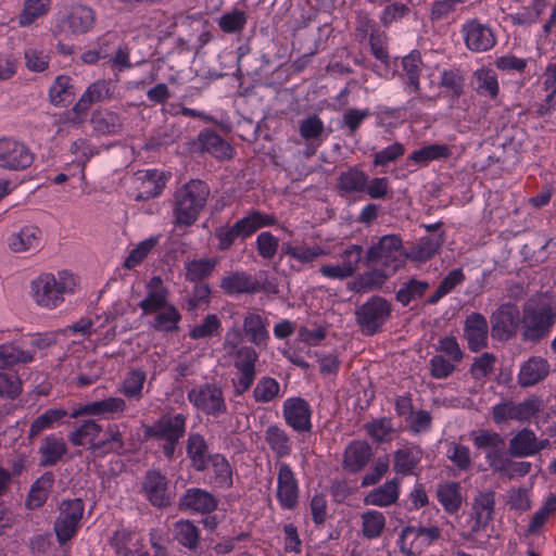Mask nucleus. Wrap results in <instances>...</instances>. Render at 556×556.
Wrapping results in <instances>:
<instances>
[{"instance_id":"14","label":"nucleus","mask_w":556,"mask_h":556,"mask_svg":"<svg viewBox=\"0 0 556 556\" xmlns=\"http://www.w3.org/2000/svg\"><path fill=\"white\" fill-rule=\"evenodd\" d=\"M231 356L239 372L237 380L233 381L235 393L242 395L251 389L255 380L258 354L252 346L241 345Z\"/></svg>"},{"instance_id":"57","label":"nucleus","mask_w":556,"mask_h":556,"mask_svg":"<svg viewBox=\"0 0 556 556\" xmlns=\"http://www.w3.org/2000/svg\"><path fill=\"white\" fill-rule=\"evenodd\" d=\"M147 375L142 369H131L124 379L122 392L127 399L139 400L142 397L143 384Z\"/></svg>"},{"instance_id":"4","label":"nucleus","mask_w":556,"mask_h":556,"mask_svg":"<svg viewBox=\"0 0 556 556\" xmlns=\"http://www.w3.org/2000/svg\"><path fill=\"white\" fill-rule=\"evenodd\" d=\"M210 197L208 185L200 179H191L178 188L174 194V215L178 227L193 225L206 205Z\"/></svg>"},{"instance_id":"45","label":"nucleus","mask_w":556,"mask_h":556,"mask_svg":"<svg viewBox=\"0 0 556 556\" xmlns=\"http://www.w3.org/2000/svg\"><path fill=\"white\" fill-rule=\"evenodd\" d=\"M93 129L101 135H116L122 131L123 121L121 116L108 109L96 110L90 118Z\"/></svg>"},{"instance_id":"27","label":"nucleus","mask_w":556,"mask_h":556,"mask_svg":"<svg viewBox=\"0 0 556 556\" xmlns=\"http://www.w3.org/2000/svg\"><path fill=\"white\" fill-rule=\"evenodd\" d=\"M186 454L192 469L197 472H204L208 468L213 453H210L208 443L204 435L199 432H191L186 441Z\"/></svg>"},{"instance_id":"19","label":"nucleus","mask_w":556,"mask_h":556,"mask_svg":"<svg viewBox=\"0 0 556 556\" xmlns=\"http://www.w3.org/2000/svg\"><path fill=\"white\" fill-rule=\"evenodd\" d=\"M178 507L181 511L192 515H210L218 507L217 497L210 491L197 486L187 489L179 497Z\"/></svg>"},{"instance_id":"9","label":"nucleus","mask_w":556,"mask_h":556,"mask_svg":"<svg viewBox=\"0 0 556 556\" xmlns=\"http://www.w3.org/2000/svg\"><path fill=\"white\" fill-rule=\"evenodd\" d=\"M76 280H31L30 293L37 305L55 308L64 301V294L74 293Z\"/></svg>"},{"instance_id":"38","label":"nucleus","mask_w":556,"mask_h":556,"mask_svg":"<svg viewBox=\"0 0 556 556\" xmlns=\"http://www.w3.org/2000/svg\"><path fill=\"white\" fill-rule=\"evenodd\" d=\"M412 535L416 540L420 539L421 542L425 544V546L428 547L441 538L442 531L438 526H430V527L407 526V527L403 528L401 531L399 541L401 542L402 552L404 554H406L407 556H412V555L418 553L417 551L414 549L413 545L409 548L405 547V540Z\"/></svg>"},{"instance_id":"24","label":"nucleus","mask_w":556,"mask_h":556,"mask_svg":"<svg viewBox=\"0 0 556 556\" xmlns=\"http://www.w3.org/2000/svg\"><path fill=\"white\" fill-rule=\"evenodd\" d=\"M445 241V232L434 236L421 237L418 242H410L405 247V262L424 263L432 258Z\"/></svg>"},{"instance_id":"6","label":"nucleus","mask_w":556,"mask_h":556,"mask_svg":"<svg viewBox=\"0 0 556 556\" xmlns=\"http://www.w3.org/2000/svg\"><path fill=\"white\" fill-rule=\"evenodd\" d=\"M187 399L198 412L214 419L228 412L223 388L215 382H204L191 388Z\"/></svg>"},{"instance_id":"44","label":"nucleus","mask_w":556,"mask_h":556,"mask_svg":"<svg viewBox=\"0 0 556 556\" xmlns=\"http://www.w3.org/2000/svg\"><path fill=\"white\" fill-rule=\"evenodd\" d=\"M168 291L163 286V280H149L147 285V295L139 303V307L144 314H152L161 311L167 303Z\"/></svg>"},{"instance_id":"42","label":"nucleus","mask_w":556,"mask_h":556,"mask_svg":"<svg viewBox=\"0 0 556 556\" xmlns=\"http://www.w3.org/2000/svg\"><path fill=\"white\" fill-rule=\"evenodd\" d=\"M31 353L33 350H26L22 340L0 344V369L31 363Z\"/></svg>"},{"instance_id":"56","label":"nucleus","mask_w":556,"mask_h":556,"mask_svg":"<svg viewBox=\"0 0 556 556\" xmlns=\"http://www.w3.org/2000/svg\"><path fill=\"white\" fill-rule=\"evenodd\" d=\"M451 155V150L446 144H428L409 155V160L418 164H428L430 161L446 159Z\"/></svg>"},{"instance_id":"35","label":"nucleus","mask_w":556,"mask_h":556,"mask_svg":"<svg viewBox=\"0 0 556 556\" xmlns=\"http://www.w3.org/2000/svg\"><path fill=\"white\" fill-rule=\"evenodd\" d=\"M435 497L448 515H456L464 502L462 486L455 481L439 483L435 490Z\"/></svg>"},{"instance_id":"48","label":"nucleus","mask_w":556,"mask_h":556,"mask_svg":"<svg viewBox=\"0 0 556 556\" xmlns=\"http://www.w3.org/2000/svg\"><path fill=\"white\" fill-rule=\"evenodd\" d=\"M265 441L276 457L283 458L291 454V438L286 430L278 425H269L266 428Z\"/></svg>"},{"instance_id":"60","label":"nucleus","mask_w":556,"mask_h":556,"mask_svg":"<svg viewBox=\"0 0 556 556\" xmlns=\"http://www.w3.org/2000/svg\"><path fill=\"white\" fill-rule=\"evenodd\" d=\"M363 248L358 244L349 245L341 253L342 263L340 264L343 268V274L348 277L355 274V271L359 268V265H364Z\"/></svg>"},{"instance_id":"15","label":"nucleus","mask_w":556,"mask_h":556,"mask_svg":"<svg viewBox=\"0 0 556 556\" xmlns=\"http://www.w3.org/2000/svg\"><path fill=\"white\" fill-rule=\"evenodd\" d=\"M34 162L29 148L13 138H0V168L8 170H24Z\"/></svg>"},{"instance_id":"54","label":"nucleus","mask_w":556,"mask_h":556,"mask_svg":"<svg viewBox=\"0 0 556 556\" xmlns=\"http://www.w3.org/2000/svg\"><path fill=\"white\" fill-rule=\"evenodd\" d=\"M325 125L317 114H311L299 122V134L306 142L320 144Z\"/></svg>"},{"instance_id":"1","label":"nucleus","mask_w":556,"mask_h":556,"mask_svg":"<svg viewBox=\"0 0 556 556\" xmlns=\"http://www.w3.org/2000/svg\"><path fill=\"white\" fill-rule=\"evenodd\" d=\"M521 321L525 342L546 339L556 324V299L548 291L531 295L522 305Z\"/></svg>"},{"instance_id":"18","label":"nucleus","mask_w":556,"mask_h":556,"mask_svg":"<svg viewBox=\"0 0 556 556\" xmlns=\"http://www.w3.org/2000/svg\"><path fill=\"white\" fill-rule=\"evenodd\" d=\"M112 92L110 83L106 80H97L88 86L86 91L81 94L79 100L74 104L72 112L74 117L70 122L75 126H80L85 123L87 113L93 103L110 99Z\"/></svg>"},{"instance_id":"53","label":"nucleus","mask_w":556,"mask_h":556,"mask_svg":"<svg viewBox=\"0 0 556 556\" xmlns=\"http://www.w3.org/2000/svg\"><path fill=\"white\" fill-rule=\"evenodd\" d=\"M368 182V175L357 167L342 172L338 178V187L346 193L363 192Z\"/></svg>"},{"instance_id":"17","label":"nucleus","mask_w":556,"mask_h":556,"mask_svg":"<svg viewBox=\"0 0 556 556\" xmlns=\"http://www.w3.org/2000/svg\"><path fill=\"white\" fill-rule=\"evenodd\" d=\"M465 46L472 52H485L496 45V35L493 28L471 18L462 26Z\"/></svg>"},{"instance_id":"5","label":"nucleus","mask_w":556,"mask_h":556,"mask_svg":"<svg viewBox=\"0 0 556 556\" xmlns=\"http://www.w3.org/2000/svg\"><path fill=\"white\" fill-rule=\"evenodd\" d=\"M472 444L484 454L490 469L500 475H507L510 459L507 456L504 438L493 430L482 429L472 433Z\"/></svg>"},{"instance_id":"7","label":"nucleus","mask_w":556,"mask_h":556,"mask_svg":"<svg viewBox=\"0 0 556 556\" xmlns=\"http://www.w3.org/2000/svg\"><path fill=\"white\" fill-rule=\"evenodd\" d=\"M84 511L85 503L81 498L63 500L61 502L59 515L53 523V531L61 546L77 535Z\"/></svg>"},{"instance_id":"12","label":"nucleus","mask_w":556,"mask_h":556,"mask_svg":"<svg viewBox=\"0 0 556 556\" xmlns=\"http://www.w3.org/2000/svg\"><path fill=\"white\" fill-rule=\"evenodd\" d=\"M96 23L93 10L87 5L75 4L67 9L53 28L55 36L65 31L73 35H83L92 29Z\"/></svg>"},{"instance_id":"33","label":"nucleus","mask_w":556,"mask_h":556,"mask_svg":"<svg viewBox=\"0 0 556 556\" xmlns=\"http://www.w3.org/2000/svg\"><path fill=\"white\" fill-rule=\"evenodd\" d=\"M124 440L123 435L116 425L109 426L104 438L97 440L88 446V451L94 456L103 458L109 454L121 455L124 452Z\"/></svg>"},{"instance_id":"50","label":"nucleus","mask_w":556,"mask_h":556,"mask_svg":"<svg viewBox=\"0 0 556 556\" xmlns=\"http://www.w3.org/2000/svg\"><path fill=\"white\" fill-rule=\"evenodd\" d=\"M166 181L167 177L163 172L148 170L135 200L143 202L159 197L165 188Z\"/></svg>"},{"instance_id":"58","label":"nucleus","mask_w":556,"mask_h":556,"mask_svg":"<svg viewBox=\"0 0 556 556\" xmlns=\"http://www.w3.org/2000/svg\"><path fill=\"white\" fill-rule=\"evenodd\" d=\"M364 429L375 442L383 443L390 440L393 432V422L388 417L376 418L365 424Z\"/></svg>"},{"instance_id":"49","label":"nucleus","mask_w":556,"mask_h":556,"mask_svg":"<svg viewBox=\"0 0 556 556\" xmlns=\"http://www.w3.org/2000/svg\"><path fill=\"white\" fill-rule=\"evenodd\" d=\"M535 433L529 428H522L514 434L508 443V453L513 457L523 458L535 455Z\"/></svg>"},{"instance_id":"26","label":"nucleus","mask_w":556,"mask_h":556,"mask_svg":"<svg viewBox=\"0 0 556 556\" xmlns=\"http://www.w3.org/2000/svg\"><path fill=\"white\" fill-rule=\"evenodd\" d=\"M173 540L191 554L201 546V529L191 519H179L172 525Z\"/></svg>"},{"instance_id":"59","label":"nucleus","mask_w":556,"mask_h":556,"mask_svg":"<svg viewBox=\"0 0 556 556\" xmlns=\"http://www.w3.org/2000/svg\"><path fill=\"white\" fill-rule=\"evenodd\" d=\"M556 511V496L549 495L545 503L533 514L527 532L529 534H536L540 529L548 520L549 516Z\"/></svg>"},{"instance_id":"51","label":"nucleus","mask_w":556,"mask_h":556,"mask_svg":"<svg viewBox=\"0 0 556 556\" xmlns=\"http://www.w3.org/2000/svg\"><path fill=\"white\" fill-rule=\"evenodd\" d=\"M181 314L173 304H168L161 311L155 312L154 318L150 321L151 327L159 332H176L179 329Z\"/></svg>"},{"instance_id":"34","label":"nucleus","mask_w":556,"mask_h":556,"mask_svg":"<svg viewBox=\"0 0 556 556\" xmlns=\"http://www.w3.org/2000/svg\"><path fill=\"white\" fill-rule=\"evenodd\" d=\"M549 374V363L541 356H531L525 362L518 374V383L523 387H532L544 380Z\"/></svg>"},{"instance_id":"30","label":"nucleus","mask_w":556,"mask_h":556,"mask_svg":"<svg viewBox=\"0 0 556 556\" xmlns=\"http://www.w3.org/2000/svg\"><path fill=\"white\" fill-rule=\"evenodd\" d=\"M198 141L202 151L210 153L220 161L231 160L233 157V147L215 130H202L198 136Z\"/></svg>"},{"instance_id":"36","label":"nucleus","mask_w":556,"mask_h":556,"mask_svg":"<svg viewBox=\"0 0 556 556\" xmlns=\"http://www.w3.org/2000/svg\"><path fill=\"white\" fill-rule=\"evenodd\" d=\"M466 77L458 67L445 68L441 72L439 87L447 91L450 108H454L462 96L465 94Z\"/></svg>"},{"instance_id":"40","label":"nucleus","mask_w":556,"mask_h":556,"mask_svg":"<svg viewBox=\"0 0 556 556\" xmlns=\"http://www.w3.org/2000/svg\"><path fill=\"white\" fill-rule=\"evenodd\" d=\"M149 541L152 554L139 542L135 544V548H130L124 543L117 542L116 551L122 556H169L167 547L163 544V538L160 531L151 529L149 532Z\"/></svg>"},{"instance_id":"61","label":"nucleus","mask_w":556,"mask_h":556,"mask_svg":"<svg viewBox=\"0 0 556 556\" xmlns=\"http://www.w3.org/2000/svg\"><path fill=\"white\" fill-rule=\"evenodd\" d=\"M50 101L53 105H61L70 98L74 97V87L71 85V78L60 75L49 90Z\"/></svg>"},{"instance_id":"46","label":"nucleus","mask_w":556,"mask_h":556,"mask_svg":"<svg viewBox=\"0 0 556 556\" xmlns=\"http://www.w3.org/2000/svg\"><path fill=\"white\" fill-rule=\"evenodd\" d=\"M267 326L268 320L256 313H249L243 319V330L245 336L257 346L266 345L269 340Z\"/></svg>"},{"instance_id":"41","label":"nucleus","mask_w":556,"mask_h":556,"mask_svg":"<svg viewBox=\"0 0 556 556\" xmlns=\"http://www.w3.org/2000/svg\"><path fill=\"white\" fill-rule=\"evenodd\" d=\"M9 247L15 253L38 251L41 248V230L34 225L25 226L10 237Z\"/></svg>"},{"instance_id":"43","label":"nucleus","mask_w":556,"mask_h":556,"mask_svg":"<svg viewBox=\"0 0 556 556\" xmlns=\"http://www.w3.org/2000/svg\"><path fill=\"white\" fill-rule=\"evenodd\" d=\"M275 222L276 218L274 216L254 211L248 216L237 220L236 224L233 226H229V228L238 239L244 240L261 227L274 225Z\"/></svg>"},{"instance_id":"29","label":"nucleus","mask_w":556,"mask_h":556,"mask_svg":"<svg viewBox=\"0 0 556 556\" xmlns=\"http://www.w3.org/2000/svg\"><path fill=\"white\" fill-rule=\"evenodd\" d=\"M67 452L68 447L62 437L54 433L48 434L38 447L39 466L42 468L56 466Z\"/></svg>"},{"instance_id":"37","label":"nucleus","mask_w":556,"mask_h":556,"mask_svg":"<svg viewBox=\"0 0 556 556\" xmlns=\"http://www.w3.org/2000/svg\"><path fill=\"white\" fill-rule=\"evenodd\" d=\"M475 525L472 529L478 531L486 528L494 517L495 493L493 491L480 492L472 505Z\"/></svg>"},{"instance_id":"11","label":"nucleus","mask_w":556,"mask_h":556,"mask_svg":"<svg viewBox=\"0 0 556 556\" xmlns=\"http://www.w3.org/2000/svg\"><path fill=\"white\" fill-rule=\"evenodd\" d=\"M140 492L155 508L164 509L172 505L173 497L167 477L157 469H149L141 481Z\"/></svg>"},{"instance_id":"31","label":"nucleus","mask_w":556,"mask_h":556,"mask_svg":"<svg viewBox=\"0 0 556 556\" xmlns=\"http://www.w3.org/2000/svg\"><path fill=\"white\" fill-rule=\"evenodd\" d=\"M70 415L71 413L63 407L46 409L31 421L27 438L33 440L46 430H52L56 427L65 425V418L70 417Z\"/></svg>"},{"instance_id":"2","label":"nucleus","mask_w":556,"mask_h":556,"mask_svg":"<svg viewBox=\"0 0 556 556\" xmlns=\"http://www.w3.org/2000/svg\"><path fill=\"white\" fill-rule=\"evenodd\" d=\"M364 264L378 273V278H390L405 266V247L399 235L382 236L367 250Z\"/></svg>"},{"instance_id":"39","label":"nucleus","mask_w":556,"mask_h":556,"mask_svg":"<svg viewBox=\"0 0 556 556\" xmlns=\"http://www.w3.org/2000/svg\"><path fill=\"white\" fill-rule=\"evenodd\" d=\"M53 483L54 475L51 471H46L37 478L28 491L26 507L31 510L42 507L49 498Z\"/></svg>"},{"instance_id":"10","label":"nucleus","mask_w":556,"mask_h":556,"mask_svg":"<svg viewBox=\"0 0 556 556\" xmlns=\"http://www.w3.org/2000/svg\"><path fill=\"white\" fill-rule=\"evenodd\" d=\"M300 481L291 465L277 464L276 500L282 510H294L300 503Z\"/></svg>"},{"instance_id":"64","label":"nucleus","mask_w":556,"mask_h":556,"mask_svg":"<svg viewBox=\"0 0 556 556\" xmlns=\"http://www.w3.org/2000/svg\"><path fill=\"white\" fill-rule=\"evenodd\" d=\"M49 0H26L18 16L21 26H28L48 12Z\"/></svg>"},{"instance_id":"55","label":"nucleus","mask_w":556,"mask_h":556,"mask_svg":"<svg viewBox=\"0 0 556 556\" xmlns=\"http://www.w3.org/2000/svg\"><path fill=\"white\" fill-rule=\"evenodd\" d=\"M422 64L420 52L417 50L412 51L402 60L403 71L407 76V85L413 88L417 94L420 93L419 73Z\"/></svg>"},{"instance_id":"47","label":"nucleus","mask_w":556,"mask_h":556,"mask_svg":"<svg viewBox=\"0 0 556 556\" xmlns=\"http://www.w3.org/2000/svg\"><path fill=\"white\" fill-rule=\"evenodd\" d=\"M103 427L93 419L83 420L76 428L68 432L67 439L73 446H85L96 443Z\"/></svg>"},{"instance_id":"63","label":"nucleus","mask_w":556,"mask_h":556,"mask_svg":"<svg viewBox=\"0 0 556 556\" xmlns=\"http://www.w3.org/2000/svg\"><path fill=\"white\" fill-rule=\"evenodd\" d=\"M159 239L160 237H150L141 241L129 252L128 256L125 258L124 266L130 269L139 265L148 254L156 248Z\"/></svg>"},{"instance_id":"13","label":"nucleus","mask_w":556,"mask_h":556,"mask_svg":"<svg viewBox=\"0 0 556 556\" xmlns=\"http://www.w3.org/2000/svg\"><path fill=\"white\" fill-rule=\"evenodd\" d=\"M492 336L498 341H507L522 331L521 312L513 303L502 304L491 316Z\"/></svg>"},{"instance_id":"52","label":"nucleus","mask_w":556,"mask_h":556,"mask_svg":"<svg viewBox=\"0 0 556 556\" xmlns=\"http://www.w3.org/2000/svg\"><path fill=\"white\" fill-rule=\"evenodd\" d=\"M362 534L368 540L378 539L386 528V517L379 510L369 509L361 515Z\"/></svg>"},{"instance_id":"8","label":"nucleus","mask_w":556,"mask_h":556,"mask_svg":"<svg viewBox=\"0 0 556 556\" xmlns=\"http://www.w3.org/2000/svg\"><path fill=\"white\" fill-rule=\"evenodd\" d=\"M392 306L389 301L379 295H372L355 309V319L363 333L374 336L381 331L390 318Z\"/></svg>"},{"instance_id":"20","label":"nucleus","mask_w":556,"mask_h":556,"mask_svg":"<svg viewBox=\"0 0 556 556\" xmlns=\"http://www.w3.org/2000/svg\"><path fill=\"white\" fill-rule=\"evenodd\" d=\"M539 409L538 402L532 399L525 400L518 404L503 402L493 406L492 418L496 425H502L507 420L527 421L534 417Z\"/></svg>"},{"instance_id":"23","label":"nucleus","mask_w":556,"mask_h":556,"mask_svg":"<svg viewBox=\"0 0 556 556\" xmlns=\"http://www.w3.org/2000/svg\"><path fill=\"white\" fill-rule=\"evenodd\" d=\"M422 457L424 450L419 445H404L393 454V471L397 477L418 476L417 469Z\"/></svg>"},{"instance_id":"28","label":"nucleus","mask_w":556,"mask_h":556,"mask_svg":"<svg viewBox=\"0 0 556 556\" xmlns=\"http://www.w3.org/2000/svg\"><path fill=\"white\" fill-rule=\"evenodd\" d=\"M402 479L397 476L370 490L364 497L366 505L390 507L397 503L401 495Z\"/></svg>"},{"instance_id":"62","label":"nucleus","mask_w":556,"mask_h":556,"mask_svg":"<svg viewBox=\"0 0 556 556\" xmlns=\"http://www.w3.org/2000/svg\"><path fill=\"white\" fill-rule=\"evenodd\" d=\"M279 391L280 384L275 378L262 377L253 390V396L257 403H268L278 396Z\"/></svg>"},{"instance_id":"3","label":"nucleus","mask_w":556,"mask_h":556,"mask_svg":"<svg viewBox=\"0 0 556 556\" xmlns=\"http://www.w3.org/2000/svg\"><path fill=\"white\" fill-rule=\"evenodd\" d=\"M188 414L168 410L159 416L150 426L146 427L144 435L160 442V448L167 460L176 457L179 442L187 432Z\"/></svg>"},{"instance_id":"21","label":"nucleus","mask_w":556,"mask_h":556,"mask_svg":"<svg viewBox=\"0 0 556 556\" xmlns=\"http://www.w3.org/2000/svg\"><path fill=\"white\" fill-rule=\"evenodd\" d=\"M126 409V402L122 397L110 396L101 401H93L79 405L71 412L70 418L81 416H98L103 419L113 418Z\"/></svg>"},{"instance_id":"25","label":"nucleus","mask_w":556,"mask_h":556,"mask_svg":"<svg viewBox=\"0 0 556 556\" xmlns=\"http://www.w3.org/2000/svg\"><path fill=\"white\" fill-rule=\"evenodd\" d=\"M489 327L486 318L480 313H471L465 319L464 337L471 352H479L488 345Z\"/></svg>"},{"instance_id":"32","label":"nucleus","mask_w":556,"mask_h":556,"mask_svg":"<svg viewBox=\"0 0 556 556\" xmlns=\"http://www.w3.org/2000/svg\"><path fill=\"white\" fill-rule=\"evenodd\" d=\"M371 456V446L366 441L355 440L344 451L343 468L351 473H357L366 467Z\"/></svg>"},{"instance_id":"22","label":"nucleus","mask_w":556,"mask_h":556,"mask_svg":"<svg viewBox=\"0 0 556 556\" xmlns=\"http://www.w3.org/2000/svg\"><path fill=\"white\" fill-rule=\"evenodd\" d=\"M233 467L224 454L213 453L207 468V482L213 489L228 490L233 485Z\"/></svg>"},{"instance_id":"16","label":"nucleus","mask_w":556,"mask_h":556,"mask_svg":"<svg viewBox=\"0 0 556 556\" xmlns=\"http://www.w3.org/2000/svg\"><path fill=\"white\" fill-rule=\"evenodd\" d=\"M313 409L309 403L300 396H292L285 400L282 404V417L288 427L298 433H309Z\"/></svg>"}]
</instances>
